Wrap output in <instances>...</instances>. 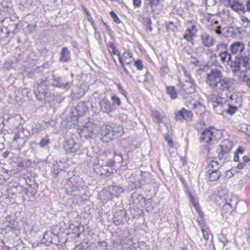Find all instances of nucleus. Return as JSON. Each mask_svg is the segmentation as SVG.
Segmentation results:
<instances>
[{
  "label": "nucleus",
  "instance_id": "1",
  "mask_svg": "<svg viewBox=\"0 0 250 250\" xmlns=\"http://www.w3.org/2000/svg\"><path fill=\"white\" fill-rule=\"evenodd\" d=\"M49 83V80L45 79L37 81L35 85L34 93L36 98L44 104L49 103L55 97L54 93L50 88L51 85Z\"/></svg>",
  "mask_w": 250,
  "mask_h": 250
},
{
  "label": "nucleus",
  "instance_id": "2",
  "mask_svg": "<svg viewBox=\"0 0 250 250\" xmlns=\"http://www.w3.org/2000/svg\"><path fill=\"white\" fill-rule=\"evenodd\" d=\"M123 128L121 126H115L113 124H107L103 127L101 130V140L104 143H108L122 135Z\"/></svg>",
  "mask_w": 250,
  "mask_h": 250
},
{
  "label": "nucleus",
  "instance_id": "3",
  "mask_svg": "<svg viewBox=\"0 0 250 250\" xmlns=\"http://www.w3.org/2000/svg\"><path fill=\"white\" fill-rule=\"evenodd\" d=\"M207 71L206 83L211 88L217 86V82L222 75V72L217 68L210 69L208 65L200 68L199 71Z\"/></svg>",
  "mask_w": 250,
  "mask_h": 250
},
{
  "label": "nucleus",
  "instance_id": "4",
  "mask_svg": "<svg viewBox=\"0 0 250 250\" xmlns=\"http://www.w3.org/2000/svg\"><path fill=\"white\" fill-rule=\"evenodd\" d=\"M250 61L249 58L245 54H242L235 56L231 63H229L231 71L233 73L240 71L241 67L244 66L247 68Z\"/></svg>",
  "mask_w": 250,
  "mask_h": 250
},
{
  "label": "nucleus",
  "instance_id": "5",
  "mask_svg": "<svg viewBox=\"0 0 250 250\" xmlns=\"http://www.w3.org/2000/svg\"><path fill=\"white\" fill-rule=\"evenodd\" d=\"M216 50L220 52L218 56L220 57L221 61L223 62L231 63L232 61V55L228 48V45L226 43H219L216 46Z\"/></svg>",
  "mask_w": 250,
  "mask_h": 250
},
{
  "label": "nucleus",
  "instance_id": "6",
  "mask_svg": "<svg viewBox=\"0 0 250 250\" xmlns=\"http://www.w3.org/2000/svg\"><path fill=\"white\" fill-rule=\"evenodd\" d=\"M208 101L216 113L222 114L224 111V104H225L224 99L215 95H211L208 97Z\"/></svg>",
  "mask_w": 250,
  "mask_h": 250
},
{
  "label": "nucleus",
  "instance_id": "7",
  "mask_svg": "<svg viewBox=\"0 0 250 250\" xmlns=\"http://www.w3.org/2000/svg\"><path fill=\"white\" fill-rule=\"evenodd\" d=\"M53 86L68 90L72 85V81H67L65 77L53 76Z\"/></svg>",
  "mask_w": 250,
  "mask_h": 250
},
{
  "label": "nucleus",
  "instance_id": "8",
  "mask_svg": "<svg viewBox=\"0 0 250 250\" xmlns=\"http://www.w3.org/2000/svg\"><path fill=\"white\" fill-rule=\"evenodd\" d=\"M175 120L176 121L182 122L183 120L190 121L191 120L193 114L190 110H186L182 108L180 110L175 112Z\"/></svg>",
  "mask_w": 250,
  "mask_h": 250
},
{
  "label": "nucleus",
  "instance_id": "9",
  "mask_svg": "<svg viewBox=\"0 0 250 250\" xmlns=\"http://www.w3.org/2000/svg\"><path fill=\"white\" fill-rule=\"evenodd\" d=\"M129 219V218L127 216L126 210L122 209L115 212L113 220L114 224L118 226L124 224Z\"/></svg>",
  "mask_w": 250,
  "mask_h": 250
},
{
  "label": "nucleus",
  "instance_id": "10",
  "mask_svg": "<svg viewBox=\"0 0 250 250\" xmlns=\"http://www.w3.org/2000/svg\"><path fill=\"white\" fill-rule=\"evenodd\" d=\"M245 47L242 42L236 41L231 43L228 48L232 55L237 56L244 53Z\"/></svg>",
  "mask_w": 250,
  "mask_h": 250
},
{
  "label": "nucleus",
  "instance_id": "11",
  "mask_svg": "<svg viewBox=\"0 0 250 250\" xmlns=\"http://www.w3.org/2000/svg\"><path fill=\"white\" fill-rule=\"evenodd\" d=\"M5 122L8 124L9 128L13 130L17 128L20 125H22L24 121L19 114H16L15 116L9 117Z\"/></svg>",
  "mask_w": 250,
  "mask_h": 250
},
{
  "label": "nucleus",
  "instance_id": "12",
  "mask_svg": "<svg viewBox=\"0 0 250 250\" xmlns=\"http://www.w3.org/2000/svg\"><path fill=\"white\" fill-rule=\"evenodd\" d=\"M100 111L107 114L114 112L111 102L106 97H104L98 102Z\"/></svg>",
  "mask_w": 250,
  "mask_h": 250
},
{
  "label": "nucleus",
  "instance_id": "13",
  "mask_svg": "<svg viewBox=\"0 0 250 250\" xmlns=\"http://www.w3.org/2000/svg\"><path fill=\"white\" fill-rule=\"evenodd\" d=\"M80 144L75 141L73 138H69L65 140L63 144V148L69 153H74L80 148Z\"/></svg>",
  "mask_w": 250,
  "mask_h": 250
},
{
  "label": "nucleus",
  "instance_id": "14",
  "mask_svg": "<svg viewBox=\"0 0 250 250\" xmlns=\"http://www.w3.org/2000/svg\"><path fill=\"white\" fill-rule=\"evenodd\" d=\"M82 128L80 130L81 132L80 133L81 134V136H83L86 138H92L94 133L93 132L94 131V125L91 122H87L85 125H83Z\"/></svg>",
  "mask_w": 250,
  "mask_h": 250
},
{
  "label": "nucleus",
  "instance_id": "15",
  "mask_svg": "<svg viewBox=\"0 0 250 250\" xmlns=\"http://www.w3.org/2000/svg\"><path fill=\"white\" fill-rule=\"evenodd\" d=\"M220 80L217 82V86L213 88H217L221 91H226L229 90L231 85V79L228 77H223V75L220 78Z\"/></svg>",
  "mask_w": 250,
  "mask_h": 250
},
{
  "label": "nucleus",
  "instance_id": "16",
  "mask_svg": "<svg viewBox=\"0 0 250 250\" xmlns=\"http://www.w3.org/2000/svg\"><path fill=\"white\" fill-rule=\"evenodd\" d=\"M59 61L62 63H67L71 61V53L67 47L62 48L60 53Z\"/></svg>",
  "mask_w": 250,
  "mask_h": 250
},
{
  "label": "nucleus",
  "instance_id": "17",
  "mask_svg": "<svg viewBox=\"0 0 250 250\" xmlns=\"http://www.w3.org/2000/svg\"><path fill=\"white\" fill-rule=\"evenodd\" d=\"M213 134V132L209 128L206 129L201 133L199 139L200 142L203 143L205 142L208 144L213 139V137H214Z\"/></svg>",
  "mask_w": 250,
  "mask_h": 250
},
{
  "label": "nucleus",
  "instance_id": "18",
  "mask_svg": "<svg viewBox=\"0 0 250 250\" xmlns=\"http://www.w3.org/2000/svg\"><path fill=\"white\" fill-rule=\"evenodd\" d=\"M69 182L72 185V192L80 191L82 189L83 186V181L80 178L78 177H72L70 178Z\"/></svg>",
  "mask_w": 250,
  "mask_h": 250
},
{
  "label": "nucleus",
  "instance_id": "19",
  "mask_svg": "<svg viewBox=\"0 0 250 250\" xmlns=\"http://www.w3.org/2000/svg\"><path fill=\"white\" fill-rule=\"evenodd\" d=\"M92 104L88 102H80L75 107L77 115L81 116L88 110L89 106Z\"/></svg>",
  "mask_w": 250,
  "mask_h": 250
},
{
  "label": "nucleus",
  "instance_id": "20",
  "mask_svg": "<svg viewBox=\"0 0 250 250\" xmlns=\"http://www.w3.org/2000/svg\"><path fill=\"white\" fill-rule=\"evenodd\" d=\"M189 80H186L182 84V89L187 94H191L195 91V84L194 81L189 78Z\"/></svg>",
  "mask_w": 250,
  "mask_h": 250
},
{
  "label": "nucleus",
  "instance_id": "21",
  "mask_svg": "<svg viewBox=\"0 0 250 250\" xmlns=\"http://www.w3.org/2000/svg\"><path fill=\"white\" fill-rule=\"evenodd\" d=\"M27 189L23 188L21 186L12 187L7 190V192L9 195L12 196L17 195L18 194L24 197L23 194L26 193Z\"/></svg>",
  "mask_w": 250,
  "mask_h": 250
},
{
  "label": "nucleus",
  "instance_id": "22",
  "mask_svg": "<svg viewBox=\"0 0 250 250\" xmlns=\"http://www.w3.org/2000/svg\"><path fill=\"white\" fill-rule=\"evenodd\" d=\"M229 202L226 203L223 207V210L225 212H231L236 207L237 200L235 197L231 198Z\"/></svg>",
  "mask_w": 250,
  "mask_h": 250
},
{
  "label": "nucleus",
  "instance_id": "23",
  "mask_svg": "<svg viewBox=\"0 0 250 250\" xmlns=\"http://www.w3.org/2000/svg\"><path fill=\"white\" fill-rule=\"evenodd\" d=\"M5 230L7 231H11L16 235L20 233V229L18 227V223L15 220H12L5 226Z\"/></svg>",
  "mask_w": 250,
  "mask_h": 250
},
{
  "label": "nucleus",
  "instance_id": "24",
  "mask_svg": "<svg viewBox=\"0 0 250 250\" xmlns=\"http://www.w3.org/2000/svg\"><path fill=\"white\" fill-rule=\"evenodd\" d=\"M231 150V147L228 146L227 145L223 144L219 146L216 152L218 153V158L221 160L223 156L228 154Z\"/></svg>",
  "mask_w": 250,
  "mask_h": 250
},
{
  "label": "nucleus",
  "instance_id": "25",
  "mask_svg": "<svg viewBox=\"0 0 250 250\" xmlns=\"http://www.w3.org/2000/svg\"><path fill=\"white\" fill-rule=\"evenodd\" d=\"M201 40L204 45L207 47H210L214 43V39L207 33H204L201 35Z\"/></svg>",
  "mask_w": 250,
  "mask_h": 250
},
{
  "label": "nucleus",
  "instance_id": "26",
  "mask_svg": "<svg viewBox=\"0 0 250 250\" xmlns=\"http://www.w3.org/2000/svg\"><path fill=\"white\" fill-rule=\"evenodd\" d=\"M108 189L110 193L116 196H118L124 192V188L119 185L113 183L111 185L109 186Z\"/></svg>",
  "mask_w": 250,
  "mask_h": 250
},
{
  "label": "nucleus",
  "instance_id": "27",
  "mask_svg": "<svg viewBox=\"0 0 250 250\" xmlns=\"http://www.w3.org/2000/svg\"><path fill=\"white\" fill-rule=\"evenodd\" d=\"M197 31L196 25H192L190 28H188L186 31V33L184 35V39L188 42H192Z\"/></svg>",
  "mask_w": 250,
  "mask_h": 250
},
{
  "label": "nucleus",
  "instance_id": "28",
  "mask_svg": "<svg viewBox=\"0 0 250 250\" xmlns=\"http://www.w3.org/2000/svg\"><path fill=\"white\" fill-rule=\"evenodd\" d=\"M86 90H87V88L85 85L77 87L72 90L73 97L79 99L84 95Z\"/></svg>",
  "mask_w": 250,
  "mask_h": 250
},
{
  "label": "nucleus",
  "instance_id": "29",
  "mask_svg": "<svg viewBox=\"0 0 250 250\" xmlns=\"http://www.w3.org/2000/svg\"><path fill=\"white\" fill-rule=\"evenodd\" d=\"M111 104L114 112H115L119 107L122 105V102L121 99L117 95L112 94L110 96Z\"/></svg>",
  "mask_w": 250,
  "mask_h": 250
},
{
  "label": "nucleus",
  "instance_id": "30",
  "mask_svg": "<svg viewBox=\"0 0 250 250\" xmlns=\"http://www.w3.org/2000/svg\"><path fill=\"white\" fill-rule=\"evenodd\" d=\"M222 167V164L219 163L215 160H211L208 165V171H219L218 169Z\"/></svg>",
  "mask_w": 250,
  "mask_h": 250
},
{
  "label": "nucleus",
  "instance_id": "31",
  "mask_svg": "<svg viewBox=\"0 0 250 250\" xmlns=\"http://www.w3.org/2000/svg\"><path fill=\"white\" fill-rule=\"evenodd\" d=\"M233 1L230 4V7L232 10L235 11H242L244 12L245 8L244 5L238 1V0H232Z\"/></svg>",
  "mask_w": 250,
  "mask_h": 250
},
{
  "label": "nucleus",
  "instance_id": "32",
  "mask_svg": "<svg viewBox=\"0 0 250 250\" xmlns=\"http://www.w3.org/2000/svg\"><path fill=\"white\" fill-rule=\"evenodd\" d=\"M55 125V123L53 121L49 122H43L40 124L39 127L33 129V130L34 131L35 133H37L41 130L45 129L46 128H47L49 126L53 127Z\"/></svg>",
  "mask_w": 250,
  "mask_h": 250
},
{
  "label": "nucleus",
  "instance_id": "33",
  "mask_svg": "<svg viewBox=\"0 0 250 250\" xmlns=\"http://www.w3.org/2000/svg\"><path fill=\"white\" fill-rule=\"evenodd\" d=\"M29 132L28 130L22 128L21 130H19L17 133V138H20L21 142H24V139L29 136Z\"/></svg>",
  "mask_w": 250,
  "mask_h": 250
},
{
  "label": "nucleus",
  "instance_id": "34",
  "mask_svg": "<svg viewBox=\"0 0 250 250\" xmlns=\"http://www.w3.org/2000/svg\"><path fill=\"white\" fill-rule=\"evenodd\" d=\"M143 23L145 26V28L146 31L151 32L152 31V27L151 26V20L149 18L147 17H143Z\"/></svg>",
  "mask_w": 250,
  "mask_h": 250
},
{
  "label": "nucleus",
  "instance_id": "35",
  "mask_svg": "<svg viewBox=\"0 0 250 250\" xmlns=\"http://www.w3.org/2000/svg\"><path fill=\"white\" fill-rule=\"evenodd\" d=\"M131 198L134 201H137L140 203H145L146 199L141 194L138 193L137 192H134L131 194Z\"/></svg>",
  "mask_w": 250,
  "mask_h": 250
},
{
  "label": "nucleus",
  "instance_id": "36",
  "mask_svg": "<svg viewBox=\"0 0 250 250\" xmlns=\"http://www.w3.org/2000/svg\"><path fill=\"white\" fill-rule=\"evenodd\" d=\"M114 169L111 167L104 166L100 168L101 175H106L109 176L113 173Z\"/></svg>",
  "mask_w": 250,
  "mask_h": 250
},
{
  "label": "nucleus",
  "instance_id": "37",
  "mask_svg": "<svg viewBox=\"0 0 250 250\" xmlns=\"http://www.w3.org/2000/svg\"><path fill=\"white\" fill-rule=\"evenodd\" d=\"M209 174V179L210 181H217L221 175L219 171H208Z\"/></svg>",
  "mask_w": 250,
  "mask_h": 250
},
{
  "label": "nucleus",
  "instance_id": "38",
  "mask_svg": "<svg viewBox=\"0 0 250 250\" xmlns=\"http://www.w3.org/2000/svg\"><path fill=\"white\" fill-rule=\"evenodd\" d=\"M97 250H110L111 247L107 245V243L104 241L99 242L96 246Z\"/></svg>",
  "mask_w": 250,
  "mask_h": 250
},
{
  "label": "nucleus",
  "instance_id": "39",
  "mask_svg": "<svg viewBox=\"0 0 250 250\" xmlns=\"http://www.w3.org/2000/svg\"><path fill=\"white\" fill-rule=\"evenodd\" d=\"M167 92L172 99H175L177 97L178 94L174 86H167Z\"/></svg>",
  "mask_w": 250,
  "mask_h": 250
},
{
  "label": "nucleus",
  "instance_id": "40",
  "mask_svg": "<svg viewBox=\"0 0 250 250\" xmlns=\"http://www.w3.org/2000/svg\"><path fill=\"white\" fill-rule=\"evenodd\" d=\"M153 121L157 124H160L162 122V117L160 113L157 111H153L151 113Z\"/></svg>",
  "mask_w": 250,
  "mask_h": 250
},
{
  "label": "nucleus",
  "instance_id": "41",
  "mask_svg": "<svg viewBox=\"0 0 250 250\" xmlns=\"http://www.w3.org/2000/svg\"><path fill=\"white\" fill-rule=\"evenodd\" d=\"M137 250H151L150 246L146 244L145 242H138V249Z\"/></svg>",
  "mask_w": 250,
  "mask_h": 250
},
{
  "label": "nucleus",
  "instance_id": "42",
  "mask_svg": "<svg viewBox=\"0 0 250 250\" xmlns=\"http://www.w3.org/2000/svg\"><path fill=\"white\" fill-rule=\"evenodd\" d=\"M123 158L121 153H117L116 152L114 153L113 160L115 164H121L123 162Z\"/></svg>",
  "mask_w": 250,
  "mask_h": 250
},
{
  "label": "nucleus",
  "instance_id": "43",
  "mask_svg": "<svg viewBox=\"0 0 250 250\" xmlns=\"http://www.w3.org/2000/svg\"><path fill=\"white\" fill-rule=\"evenodd\" d=\"M89 247V243L87 241L85 240L81 242L80 245H78L76 246L75 249L79 250H83L84 249H87Z\"/></svg>",
  "mask_w": 250,
  "mask_h": 250
},
{
  "label": "nucleus",
  "instance_id": "44",
  "mask_svg": "<svg viewBox=\"0 0 250 250\" xmlns=\"http://www.w3.org/2000/svg\"><path fill=\"white\" fill-rule=\"evenodd\" d=\"M169 71L168 67L165 63H163L160 68V73L161 76H164V75L167 74Z\"/></svg>",
  "mask_w": 250,
  "mask_h": 250
},
{
  "label": "nucleus",
  "instance_id": "45",
  "mask_svg": "<svg viewBox=\"0 0 250 250\" xmlns=\"http://www.w3.org/2000/svg\"><path fill=\"white\" fill-rule=\"evenodd\" d=\"M33 0H22L20 5L22 6L24 8H29L32 6Z\"/></svg>",
  "mask_w": 250,
  "mask_h": 250
},
{
  "label": "nucleus",
  "instance_id": "46",
  "mask_svg": "<svg viewBox=\"0 0 250 250\" xmlns=\"http://www.w3.org/2000/svg\"><path fill=\"white\" fill-rule=\"evenodd\" d=\"M36 24H29L26 26V30L29 34H32L36 31Z\"/></svg>",
  "mask_w": 250,
  "mask_h": 250
},
{
  "label": "nucleus",
  "instance_id": "47",
  "mask_svg": "<svg viewBox=\"0 0 250 250\" xmlns=\"http://www.w3.org/2000/svg\"><path fill=\"white\" fill-rule=\"evenodd\" d=\"M73 225L70 226V228L72 229L74 233L77 234V237H79L81 232L83 231V230L80 231V229L81 228H83V227L81 224H79L77 227L74 226V228H73Z\"/></svg>",
  "mask_w": 250,
  "mask_h": 250
},
{
  "label": "nucleus",
  "instance_id": "48",
  "mask_svg": "<svg viewBox=\"0 0 250 250\" xmlns=\"http://www.w3.org/2000/svg\"><path fill=\"white\" fill-rule=\"evenodd\" d=\"M218 240L220 242L224 244V246L226 245V244L228 243L229 242L226 235L223 233H221L218 235Z\"/></svg>",
  "mask_w": 250,
  "mask_h": 250
},
{
  "label": "nucleus",
  "instance_id": "49",
  "mask_svg": "<svg viewBox=\"0 0 250 250\" xmlns=\"http://www.w3.org/2000/svg\"><path fill=\"white\" fill-rule=\"evenodd\" d=\"M62 170V168L59 165L56 164L53 165L51 169V172L57 176L58 174Z\"/></svg>",
  "mask_w": 250,
  "mask_h": 250
},
{
  "label": "nucleus",
  "instance_id": "50",
  "mask_svg": "<svg viewBox=\"0 0 250 250\" xmlns=\"http://www.w3.org/2000/svg\"><path fill=\"white\" fill-rule=\"evenodd\" d=\"M229 108L227 110V113L230 115H232L237 111L238 108L236 106L228 104Z\"/></svg>",
  "mask_w": 250,
  "mask_h": 250
},
{
  "label": "nucleus",
  "instance_id": "51",
  "mask_svg": "<svg viewBox=\"0 0 250 250\" xmlns=\"http://www.w3.org/2000/svg\"><path fill=\"white\" fill-rule=\"evenodd\" d=\"M50 143V140L48 139V137L46 136L42 139L40 143V146L41 147H43L46 146Z\"/></svg>",
  "mask_w": 250,
  "mask_h": 250
},
{
  "label": "nucleus",
  "instance_id": "52",
  "mask_svg": "<svg viewBox=\"0 0 250 250\" xmlns=\"http://www.w3.org/2000/svg\"><path fill=\"white\" fill-rule=\"evenodd\" d=\"M165 140L167 142L169 147H172L173 146V143L172 137L168 134H165Z\"/></svg>",
  "mask_w": 250,
  "mask_h": 250
},
{
  "label": "nucleus",
  "instance_id": "53",
  "mask_svg": "<svg viewBox=\"0 0 250 250\" xmlns=\"http://www.w3.org/2000/svg\"><path fill=\"white\" fill-rule=\"evenodd\" d=\"M152 81V76L147 71L145 75L144 82L146 83H151Z\"/></svg>",
  "mask_w": 250,
  "mask_h": 250
},
{
  "label": "nucleus",
  "instance_id": "54",
  "mask_svg": "<svg viewBox=\"0 0 250 250\" xmlns=\"http://www.w3.org/2000/svg\"><path fill=\"white\" fill-rule=\"evenodd\" d=\"M26 141V139L25 138L24 139V142H21V140L18 137L17 138V134L13 138V143L16 142L17 144H18L19 146H23V145L25 143Z\"/></svg>",
  "mask_w": 250,
  "mask_h": 250
},
{
  "label": "nucleus",
  "instance_id": "55",
  "mask_svg": "<svg viewBox=\"0 0 250 250\" xmlns=\"http://www.w3.org/2000/svg\"><path fill=\"white\" fill-rule=\"evenodd\" d=\"M242 80L247 83V85L250 87V77L244 72V75L242 76Z\"/></svg>",
  "mask_w": 250,
  "mask_h": 250
},
{
  "label": "nucleus",
  "instance_id": "56",
  "mask_svg": "<svg viewBox=\"0 0 250 250\" xmlns=\"http://www.w3.org/2000/svg\"><path fill=\"white\" fill-rule=\"evenodd\" d=\"M134 65L139 70H142L143 69L144 65L142 63L141 60L138 59L134 62Z\"/></svg>",
  "mask_w": 250,
  "mask_h": 250
},
{
  "label": "nucleus",
  "instance_id": "57",
  "mask_svg": "<svg viewBox=\"0 0 250 250\" xmlns=\"http://www.w3.org/2000/svg\"><path fill=\"white\" fill-rule=\"evenodd\" d=\"M109 14L114 22H115L117 23H119L121 22L120 20L119 19V18L118 17V16L114 12L112 11L110 12Z\"/></svg>",
  "mask_w": 250,
  "mask_h": 250
},
{
  "label": "nucleus",
  "instance_id": "58",
  "mask_svg": "<svg viewBox=\"0 0 250 250\" xmlns=\"http://www.w3.org/2000/svg\"><path fill=\"white\" fill-rule=\"evenodd\" d=\"M110 49L111 51L109 50V52L110 53H112L114 55H117L118 56L119 59H120V57H122L120 55L119 51L116 49L115 46H111V48H110Z\"/></svg>",
  "mask_w": 250,
  "mask_h": 250
},
{
  "label": "nucleus",
  "instance_id": "59",
  "mask_svg": "<svg viewBox=\"0 0 250 250\" xmlns=\"http://www.w3.org/2000/svg\"><path fill=\"white\" fill-rule=\"evenodd\" d=\"M129 242L131 243L129 247L127 248L128 250H137L138 249V243H133L132 241L129 240Z\"/></svg>",
  "mask_w": 250,
  "mask_h": 250
},
{
  "label": "nucleus",
  "instance_id": "60",
  "mask_svg": "<svg viewBox=\"0 0 250 250\" xmlns=\"http://www.w3.org/2000/svg\"><path fill=\"white\" fill-rule=\"evenodd\" d=\"M201 230H202V232L203 236L204 238L206 240H208L209 239V233H208V231L206 230V229H205L203 226H202Z\"/></svg>",
  "mask_w": 250,
  "mask_h": 250
},
{
  "label": "nucleus",
  "instance_id": "61",
  "mask_svg": "<svg viewBox=\"0 0 250 250\" xmlns=\"http://www.w3.org/2000/svg\"><path fill=\"white\" fill-rule=\"evenodd\" d=\"M189 195L190 198L191 202L193 203L194 206L195 207V208H196L197 211L198 212L199 215H201V214H200V209L198 207L197 205L196 204V203L195 202V200L194 198L193 197V196H192V195L190 193H189Z\"/></svg>",
  "mask_w": 250,
  "mask_h": 250
},
{
  "label": "nucleus",
  "instance_id": "62",
  "mask_svg": "<svg viewBox=\"0 0 250 250\" xmlns=\"http://www.w3.org/2000/svg\"><path fill=\"white\" fill-rule=\"evenodd\" d=\"M132 57V53L130 52L129 51H125L122 57L123 60L125 61L127 58H131Z\"/></svg>",
  "mask_w": 250,
  "mask_h": 250
},
{
  "label": "nucleus",
  "instance_id": "63",
  "mask_svg": "<svg viewBox=\"0 0 250 250\" xmlns=\"http://www.w3.org/2000/svg\"><path fill=\"white\" fill-rule=\"evenodd\" d=\"M149 1V4L150 6L152 8L153 6H156L159 4V0H148Z\"/></svg>",
  "mask_w": 250,
  "mask_h": 250
},
{
  "label": "nucleus",
  "instance_id": "64",
  "mask_svg": "<svg viewBox=\"0 0 250 250\" xmlns=\"http://www.w3.org/2000/svg\"><path fill=\"white\" fill-rule=\"evenodd\" d=\"M9 247L5 246L4 242L2 240H0V250H9Z\"/></svg>",
  "mask_w": 250,
  "mask_h": 250
}]
</instances>
